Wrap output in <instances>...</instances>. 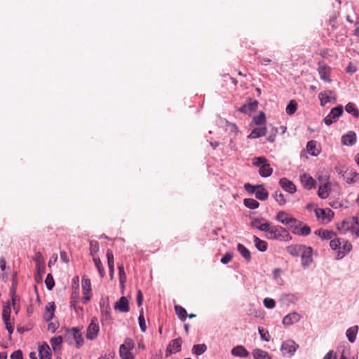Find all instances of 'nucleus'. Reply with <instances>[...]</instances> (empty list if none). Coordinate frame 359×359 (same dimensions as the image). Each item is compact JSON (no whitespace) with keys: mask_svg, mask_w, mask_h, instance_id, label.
Segmentation results:
<instances>
[{"mask_svg":"<svg viewBox=\"0 0 359 359\" xmlns=\"http://www.w3.org/2000/svg\"><path fill=\"white\" fill-rule=\"evenodd\" d=\"M260 227V231L267 233L266 237L269 239L279 240L282 241H289L292 239L289 232L280 226H271L270 224L268 223V225Z\"/></svg>","mask_w":359,"mask_h":359,"instance_id":"nucleus-1","label":"nucleus"},{"mask_svg":"<svg viewBox=\"0 0 359 359\" xmlns=\"http://www.w3.org/2000/svg\"><path fill=\"white\" fill-rule=\"evenodd\" d=\"M252 164L256 167H259V173L263 177H269L273 172V168H271L267 158L264 156L254 158Z\"/></svg>","mask_w":359,"mask_h":359,"instance_id":"nucleus-2","label":"nucleus"},{"mask_svg":"<svg viewBox=\"0 0 359 359\" xmlns=\"http://www.w3.org/2000/svg\"><path fill=\"white\" fill-rule=\"evenodd\" d=\"M135 347L134 341L130 338H126L124 343L120 346L119 355L121 359H135L131 351Z\"/></svg>","mask_w":359,"mask_h":359,"instance_id":"nucleus-3","label":"nucleus"},{"mask_svg":"<svg viewBox=\"0 0 359 359\" xmlns=\"http://www.w3.org/2000/svg\"><path fill=\"white\" fill-rule=\"evenodd\" d=\"M100 331V326L98 319L93 317L91 319L90 323L88 326L86 331V338L89 340H93L97 338Z\"/></svg>","mask_w":359,"mask_h":359,"instance_id":"nucleus-4","label":"nucleus"},{"mask_svg":"<svg viewBox=\"0 0 359 359\" xmlns=\"http://www.w3.org/2000/svg\"><path fill=\"white\" fill-rule=\"evenodd\" d=\"M65 337L68 339H73L76 342V348H80L84 343L82 333L81 330L76 327L67 330Z\"/></svg>","mask_w":359,"mask_h":359,"instance_id":"nucleus-5","label":"nucleus"},{"mask_svg":"<svg viewBox=\"0 0 359 359\" xmlns=\"http://www.w3.org/2000/svg\"><path fill=\"white\" fill-rule=\"evenodd\" d=\"M342 106H337L331 109L330 112L324 118V122L326 125L330 126L337 121V119L342 114Z\"/></svg>","mask_w":359,"mask_h":359,"instance_id":"nucleus-6","label":"nucleus"},{"mask_svg":"<svg viewBox=\"0 0 359 359\" xmlns=\"http://www.w3.org/2000/svg\"><path fill=\"white\" fill-rule=\"evenodd\" d=\"M318 97L320 101L321 106H325L328 102H335L337 100L334 91L330 90L320 92L318 94Z\"/></svg>","mask_w":359,"mask_h":359,"instance_id":"nucleus-7","label":"nucleus"},{"mask_svg":"<svg viewBox=\"0 0 359 359\" xmlns=\"http://www.w3.org/2000/svg\"><path fill=\"white\" fill-rule=\"evenodd\" d=\"M355 224H359L358 217H353L344 220L341 224H338L337 229L344 233L348 231H351L353 226Z\"/></svg>","mask_w":359,"mask_h":359,"instance_id":"nucleus-8","label":"nucleus"},{"mask_svg":"<svg viewBox=\"0 0 359 359\" xmlns=\"http://www.w3.org/2000/svg\"><path fill=\"white\" fill-rule=\"evenodd\" d=\"M299 347L293 340H287L281 346V351L283 355H293Z\"/></svg>","mask_w":359,"mask_h":359,"instance_id":"nucleus-9","label":"nucleus"},{"mask_svg":"<svg viewBox=\"0 0 359 359\" xmlns=\"http://www.w3.org/2000/svg\"><path fill=\"white\" fill-rule=\"evenodd\" d=\"M313 250L311 247L304 246L300 256L302 258V264L304 267L309 266L313 262L312 258Z\"/></svg>","mask_w":359,"mask_h":359,"instance_id":"nucleus-10","label":"nucleus"},{"mask_svg":"<svg viewBox=\"0 0 359 359\" xmlns=\"http://www.w3.org/2000/svg\"><path fill=\"white\" fill-rule=\"evenodd\" d=\"M182 346V339L180 338H177L172 340L168 346H167L165 351V356L168 357L172 353H177L180 351Z\"/></svg>","mask_w":359,"mask_h":359,"instance_id":"nucleus-11","label":"nucleus"},{"mask_svg":"<svg viewBox=\"0 0 359 359\" xmlns=\"http://www.w3.org/2000/svg\"><path fill=\"white\" fill-rule=\"evenodd\" d=\"M330 67L323 62L318 63V72L322 80L330 83Z\"/></svg>","mask_w":359,"mask_h":359,"instance_id":"nucleus-12","label":"nucleus"},{"mask_svg":"<svg viewBox=\"0 0 359 359\" xmlns=\"http://www.w3.org/2000/svg\"><path fill=\"white\" fill-rule=\"evenodd\" d=\"M82 290L83 293L82 302L84 304H86L90 299L91 297V296L90 295L91 291V283L90 280L89 278H83L82 279Z\"/></svg>","mask_w":359,"mask_h":359,"instance_id":"nucleus-13","label":"nucleus"},{"mask_svg":"<svg viewBox=\"0 0 359 359\" xmlns=\"http://www.w3.org/2000/svg\"><path fill=\"white\" fill-rule=\"evenodd\" d=\"M276 219L285 225H290L292 223H296L297 219L291 217L287 212L285 211H280L276 216Z\"/></svg>","mask_w":359,"mask_h":359,"instance_id":"nucleus-14","label":"nucleus"},{"mask_svg":"<svg viewBox=\"0 0 359 359\" xmlns=\"http://www.w3.org/2000/svg\"><path fill=\"white\" fill-rule=\"evenodd\" d=\"M316 217L323 222H329L334 217V212L330 209L318 208L315 210Z\"/></svg>","mask_w":359,"mask_h":359,"instance_id":"nucleus-15","label":"nucleus"},{"mask_svg":"<svg viewBox=\"0 0 359 359\" xmlns=\"http://www.w3.org/2000/svg\"><path fill=\"white\" fill-rule=\"evenodd\" d=\"M302 223L299 225H291L292 232L298 236H306L311 233V228L309 226H301Z\"/></svg>","mask_w":359,"mask_h":359,"instance_id":"nucleus-16","label":"nucleus"},{"mask_svg":"<svg viewBox=\"0 0 359 359\" xmlns=\"http://www.w3.org/2000/svg\"><path fill=\"white\" fill-rule=\"evenodd\" d=\"M279 184L285 191L290 194H294L297 190L295 184L285 177L280 179Z\"/></svg>","mask_w":359,"mask_h":359,"instance_id":"nucleus-17","label":"nucleus"},{"mask_svg":"<svg viewBox=\"0 0 359 359\" xmlns=\"http://www.w3.org/2000/svg\"><path fill=\"white\" fill-rule=\"evenodd\" d=\"M114 309L123 313L128 312L130 310L128 300L126 297H121L115 304Z\"/></svg>","mask_w":359,"mask_h":359,"instance_id":"nucleus-18","label":"nucleus"},{"mask_svg":"<svg viewBox=\"0 0 359 359\" xmlns=\"http://www.w3.org/2000/svg\"><path fill=\"white\" fill-rule=\"evenodd\" d=\"M300 180L303 187L306 189H311L316 185L315 180L309 175L305 173L300 176Z\"/></svg>","mask_w":359,"mask_h":359,"instance_id":"nucleus-19","label":"nucleus"},{"mask_svg":"<svg viewBox=\"0 0 359 359\" xmlns=\"http://www.w3.org/2000/svg\"><path fill=\"white\" fill-rule=\"evenodd\" d=\"M258 102L257 100H252L249 99V102L245 104H243L240 109L239 111L242 113L250 114L257 108Z\"/></svg>","mask_w":359,"mask_h":359,"instance_id":"nucleus-20","label":"nucleus"},{"mask_svg":"<svg viewBox=\"0 0 359 359\" xmlns=\"http://www.w3.org/2000/svg\"><path fill=\"white\" fill-rule=\"evenodd\" d=\"M55 308L56 306L53 302L47 304L45 308L46 311L43 315V319L46 321L48 322L53 319Z\"/></svg>","mask_w":359,"mask_h":359,"instance_id":"nucleus-21","label":"nucleus"},{"mask_svg":"<svg viewBox=\"0 0 359 359\" xmlns=\"http://www.w3.org/2000/svg\"><path fill=\"white\" fill-rule=\"evenodd\" d=\"M39 355L40 359H51L50 348L46 343L39 346Z\"/></svg>","mask_w":359,"mask_h":359,"instance_id":"nucleus-22","label":"nucleus"},{"mask_svg":"<svg viewBox=\"0 0 359 359\" xmlns=\"http://www.w3.org/2000/svg\"><path fill=\"white\" fill-rule=\"evenodd\" d=\"M356 142V134L353 131H349L341 137V142L344 145L351 146Z\"/></svg>","mask_w":359,"mask_h":359,"instance_id":"nucleus-23","label":"nucleus"},{"mask_svg":"<svg viewBox=\"0 0 359 359\" xmlns=\"http://www.w3.org/2000/svg\"><path fill=\"white\" fill-rule=\"evenodd\" d=\"M300 320V315L297 313H292L286 316L283 320V323L285 325H290L297 323Z\"/></svg>","mask_w":359,"mask_h":359,"instance_id":"nucleus-24","label":"nucleus"},{"mask_svg":"<svg viewBox=\"0 0 359 359\" xmlns=\"http://www.w3.org/2000/svg\"><path fill=\"white\" fill-rule=\"evenodd\" d=\"M343 176L347 183L355 182L359 179V174L353 170L346 171Z\"/></svg>","mask_w":359,"mask_h":359,"instance_id":"nucleus-25","label":"nucleus"},{"mask_svg":"<svg viewBox=\"0 0 359 359\" xmlns=\"http://www.w3.org/2000/svg\"><path fill=\"white\" fill-rule=\"evenodd\" d=\"M79 299V289L78 287H76L72 292L71 301H70V306L73 307L76 311H77L79 309L81 310V309L80 307H77V306H76Z\"/></svg>","mask_w":359,"mask_h":359,"instance_id":"nucleus-26","label":"nucleus"},{"mask_svg":"<svg viewBox=\"0 0 359 359\" xmlns=\"http://www.w3.org/2000/svg\"><path fill=\"white\" fill-rule=\"evenodd\" d=\"M304 246L303 245H291L287 248L286 250L290 255L298 257L304 250Z\"/></svg>","mask_w":359,"mask_h":359,"instance_id":"nucleus-27","label":"nucleus"},{"mask_svg":"<svg viewBox=\"0 0 359 359\" xmlns=\"http://www.w3.org/2000/svg\"><path fill=\"white\" fill-rule=\"evenodd\" d=\"M255 196L257 199L261 201H265L268 198L269 193L264 187L262 184L257 185V189L255 193Z\"/></svg>","mask_w":359,"mask_h":359,"instance_id":"nucleus-28","label":"nucleus"},{"mask_svg":"<svg viewBox=\"0 0 359 359\" xmlns=\"http://www.w3.org/2000/svg\"><path fill=\"white\" fill-rule=\"evenodd\" d=\"M266 134V127L256 128L248 135V138H250V139L258 138V137L264 136Z\"/></svg>","mask_w":359,"mask_h":359,"instance_id":"nucleus-29","label":"nucleus"},{"mask_svg":"<svg viewBox=\"0 0 359 359\" xmlns=\"http://www.w3.org/2000/svg\"><path fill=\"white\" fill-rule=\"evenodd\" d=\"M329 183H325L323 185L319 187L318 190V196L323 199L327 198L330 194Z\"/></svg>","mask_w":359,"mask_h":359,"instance_id":"nucleus-30","label":"nucleus"},{"mask_svg":"<svg viewBox=\"0 0 359 359\" xmlns=\"http://www.w3.org/2000/svg\"><path fill=\"white\" fill-rule=\"evenodd\" d=\"M232 355L235 356L239 357H248L249 355V352L242 346H238L234 347L231 350Z\"/></svg>","mask_w":359,"mask_h":359,"instance_id":"nucleus-31","label":"nucleus"},{"mask_svg":"<svg viewBox=\"0 0 359 359\" xmlns=\"http://www.w3.org/2000/svg\"><path fill=\"white\" fill-rule=\"evenodd\" d=\"M252 355L255 359H271L266 351L259 348L255 349L252 352Z\"/></svg>","mask_w":359,"mask_h":359,"instance_id":"nucleus-32","label":"nucleus"},{"mask_svg":"<svg viewBox=\"0 0 359 359\" xmlns=\"http://www.w3.org/2000/svg\"><path fill=\"white\" fill-rule=\"evenodd\" d=\"M253 240L256 248L261 252H265L267 250V243L264 241L259 239L257 236H254Z\"/></svg>","mask_w":359,"mask_h":359,"instance_id":"nucleus-33","label":"nucleus"},{"mask_svg":"<svg viewBox=\"0 0 359 359\" xmlns=\"http://www.w3.org/2000/svg\"><path fill=\"white\" fill-rule=\"evenodd\" d=\"M237 250L239 253L248 261L249 262L251 259V255L250 251L242 244L238 243L237 246Z\"/></svg>","mask_w":359,"mask_h":359,"instance_id":"nucleus-34","label":"nucleus"},{"mask_svg":"<svg viewBox=\"0 0 359 359\" xmlns=\"http://www.w3.org/2000/svg\"><path fill=\"white\" fill-rule=\"evenodd\" d=\"M316 233H318V236L323 239L332 240L333 238L336 236L335 233L334 231L329 230H319L318 231H316Z\"/></svg>","mask_w":359,"mask_h":359,"instance_id":"nucleus-35","label":"nucleus"},{"mask_svg":"<svg viewBox=\"0 0 359 359\" xmlns=\"http://www.w3.org/2000/svg\"><path fill=\"white\" fill-rule=\"evenodd\" d=\"M175 311L178 318L184 321L187 318V313L184 308L181 306L175 305Z\"/></svg>","mask_w":359,"mask_h":359,"instance_id":"nucleus-36","label":"nucleus"},{"mask_svg":"<svg viewBox=\"0 0 359 359\" xmlns=\"http://www.w3.org/2000/svg\"><path fill=\"white\" fill-rule=\"evenodd\" d=\"M358 327L353 326L346 330V336L351 342H354L356 338Z\"/></svg>","mask_w":359,"mask_h":359,"instance_id":"nucleus-37","label":"nucleus"},{"mask_svg":"<svg viewBox=\"0 0 359 359\" xmlns=\"http://www.w3.org/2000/svg\"><path fill=\"white\" fill-rule=\"evenodd\" d=\"M345 109L348 113L351 114L354 117H359V111L356 108L355 104L349 102L346 105Z\"/></svg>","mask_w":359,"mask_h":359,"instance_id":"nucleus-38","label":"nucleus"},{"mask_svg":"<svg viewBox=\"0 0 359 359\" xmlns=\"http://www.w3.org/2000/svg\"><path fill=\"white\" fill-rule=\"evenodd\" d=\"M306 150L311 155L314 156H317L318 154V151H316V142L314 140L309 141L306 144Z\"/></svg>","mask_w":359,"mask_h":359,"instance_id":"nucleus-39","label":"nucleus"},{"mask_svg":"<svg viewBox=\"0 0 359 359\" xmlns=\"http://www.w3.org/2000/svg\"><path fill=\"white\" fill-rule=\"evenodd\" d=\"M93 262L95 263V265L96 268L97 269L99 273L102 278H103L105 275V271L104 269V267L102 266V263L100 260V259L98 257H93Z\"/></svg>","mask_w":359,"mask_h":359,"instance_id":"nucleus-40","label":"nucleus"},{"mask_svg":"<svg viewBox=\"0 0 359 359\" xmlns=\"http://www.w3.org/2000/svg\"><path fill=\"white\" fill-rule=\"evenodd\" d=\"M297 103L295 100H290V102H289V104H287V107H286V113L288 114V115H292L293 114H294L297 111Z\"/></svg>","mask_w":359,"mask_h":359,"instance_id":"nucleus-41","label":"nucleus"},{"mask_svg":"<svg viewBox=\"0 0 359 359\" xmlns=\"http://www.w3.org/2000/svg\"><path fill=\"white\" fill-rule=\"evenodd\" d=\"M50 344L54 351H56L60 348L61 344L62 342V338L61 336L53 337L50 339Z\"/></svg>","mask_w":359,"mask_h":359,"instance_id":"nucleus-42","label":"nucleus"},{"mask_svg":"<svg viewBox=\"0 0 359 359\" xmlns=\"http://www.w3.org/2000/svg\"><path fill=\"white\" fill-rule=\"evenodd\" d=\"M244 205L250 209H256L259 207V203L255 199L245 198L244 200Z\"/></svg>","mask_w":359,"mask_h":359,"instance_id":"nucleus-43","label":"nucleus"},{"mask_svg":"<svg viewBox=\"0 0 359 359\" xmlns=\"http://www.w3.org/2000/svg\"><path fill=\"white\" fill-rule=\"evenodd\" d=\"M36 269L37 271V274L35 276V278L39 281L41 280L42 275L45 273V263L36 264Z\"/></svg>","mask_w":359,"mask_h":359,"instance_id":"nucleus-44","label":"nucleus"},{"mask_svg":"<svg viewBox=\"0 0 359 359\" xmlns=\"http://www.w3.org/2000/svg\"><path fill=\"white\" fill-rule=\"evenodd\" d=\"M207 349L205 344H196L193 346L192 351L197 355H201Z\"/></svg>","mask_w":359,"mask_h":359,"instance_id":"nucleus-45","label":"nucleus"},{"mask_svg":"<svg viewBox=\"0 0 359 359\" xmlns=\"http://www.w3.org/2000/svg\"><path fill=\"white\" fill-rule=\"evenodd\" d=\"M11 304L9 302H8L3 307L2 319L8 320V318H11Z\"/></svg>","mask_w":359,"mask_h":359,"instance_id":"nucleus-46","label":"nucleus"},{"mask_svg":"<svg viewBox=\"0 0 359 359\" xmlns=\"http://www.w3.org/2000/svg\"><path fill=\"white\" fill-rule=\"evenodd\" d=\"M264 220V219L261 218H255L254 219L252 222H251V226L252 227H255L259 230H260V226H264L265 225H268V223L267 222H264V223H262V221Z\"/></svg>","mask_w":359,"mask_h":359,"instance_id":"nucleus-47","label":"nucleus"},{"mask_svg":"<svg viewBox=\"0 0 359 359\" xmlns=\"http://www.w3.org/2000/svg\"><path fill=\"white\" fill-rule=\"evenodd\" d=\"M343 251L341 252L340 250L339 251V256H341V257H344L345 255V254L349 252L352 248V245L348 242V241H345L344 242V244H343Z\"/></svg>","mask_w":359,"mask_h":359,"instance_id":"nucleus-48","label":"nucleus"},{"mask_svg":"<svg viewBox=\"0 0 359 359\" xmlns=\"http://www.w3.org/2000/svg\"><path fill=\"white\" fill-rule=\"evenodd\" d=\"M45 283L48 290H51L53 288L55 285V281L53 276L50 273H48L47 275L46 278L45 280Z\"/></svg>","mask_w":359,"mask_h":359,"instance_id":"nucleus-49","label":"nucleus"},{"mask_svg":"<svg viewBox=\"0 0 359 359\" xmlns=\"http://www.w3.org/2000/svg\"><path fill=\"white\" fill-rule=\"evenodd\" d=\"M274 198L280 205H284L286 203V200L285 199L284 196L281 192L278 191H276L274 194Z\"/></svg>","mask_w":359,"mask_h":359,"instance_id":"nucleus-50","label":"nucleus"},{"mask_svg":"<svg viewBox=\"0 0 359 359\" xmlns=\"http://www.w3.org/2000/svg\"><path fill=\"white\" fill-rule=\"evenodd\" d=\"M106 256L107 258L108 267L114 266V254L111 250L108 249L107 250Z\"/></svg>","mask_w":359,"mask_h":359,"instance_id":"nucleus-51","label":"nucleus"},{"mask_svg":"<svg viewBox=\"0 0 359 359\" xmlns=\"http://www.w3.org/2000/svg\"><path fill=\"white\" fill-rule=\"evenodd\" d=\"M258 330L262 340L266 341H269L270 340V335L267 330L261 327L258 328Z\"/></svg>","mask_w":359,"mask_h":359,"instance_id":"nucleus-52","label":"nucleus"},{"mask_svg":"<svg viewBox=\"0 0 359 359\" xmlns=\"http://www.w3.org/2000/svg\"><path fill=\"white\" fill-rule=\"evenodd\" d=\"M330 247L333 250H340L341 243L339 238H333L330 243Z\"/></svg>","mask_w":359,"mask_h":359,"instance_id":"nucleus-53","label":"nucleus"},{"mask_svg":"<svg viewBox=\"0 0 359 359\" xmlns=\"http://www.w3.org/2000/svg\"><path fill=\"white\" fill-rule=\"evenodd\" d=\"M266 116L264 113L262 112L254 118V121L257 125H262L265 123Z\"/></svg>","mask_w":359,"mask_h":359,"instance_id":"nucleus-54","label":"nucleus"},{"mask_svg":"<svg viewBox=\"0 0 359 359\" xmlns=\"http://www.w3.org/2000/svg\"><path fill=\"white\" fill-rule=\"evenodd\" d=\"M99 250V243L97 241H92L90 243V254L93 255L97 253Z\"/></svg>","mask_w":359,"mask_h":359,"instance_id":"nucleus-55","label":"nucleus"},{"mask_svg":"<svg viewBox=\"0 0 359 359\" xmlns=\"http://www.w3.org/2000/svg\"><path fill=\"white\" fill-rule=\"evenodd\" d=\"M264 304L268 309H273L276 306V302L271 298H265L264 299Z\"/></svg>","mask_w":359,"mask_h":359,"instance_id":"nucleus-56","label":"nucleus"},{"mask_svg":"<svg viewBox=\"0 0 359 359\" xmlns=\"http://www.w3.org/2000/svg\"><path fill=\"white\" fill-rule=\"evenodd\" d=\"M138 320H139V324H140L141 330L144 332L147 330V326H146L145 320H144V316L142 313H141L140 315V316L138 318Z\"/></svg>","mask_w":359,"mask_h":359,"instance_id":"nucleus-57","label":"nucleus"},{"mask_svg":"<svg viewBox=\"0 0 359 359\" xmlns=\"http://www.w3.org/2000/svg\"><path fill=\"white\" fill-rule=\"evenodd\" d=\"M244 188L245 189V191H247L249 194H255L257 189V186H254V185H252L249 183H246L244 185Z\"/></svg>","mask_w":359,"mask_h":359,"instance_id":"nucleus-58","label":"nucleus"},{"mask_svg":"<svg viewBox=\"0 0 359 359\" xmlns=\"http://www.w3.org/2000/svg\"><path fill=\"white\" fill-rule=\"evenodd\" d=\"M34 260L35 261L36 265L43 264L44 262L43 257L41 252H38L35 254Z\"/></svg>","mask_w":359,"mask_h":359,"instance_id":"nucleus-59","label":"nucleus"},{"mask_svg":"<svg viewBox=\"0 0 359 359\" xmlns=\"http://www.w3.org/2000/svg\"><path fill=\"white\" fill-rule=\"evenodd\" d=\"M233 254L231 252H226L225 255L221 259V262L222 264H228L232 259Z\"/></svg>","mask_w":359,"mask_h":359,"instance_id":"nucleus-60","label":"nucleus"},{"mask_svg":"<svg viewBox=\"0 0 359 359\" xmlns=\"http://www.w3.org/2000/svg\"><path fill=\"white\" fill-rule=\"evenodd\" d=\"M11 359H23V355L21 350H17L11 355Z\"/></svg>","mask_w":359,"mask_h":359,"instance_id":"nucleus-61","label":"nucleus"},{"mask_svg":"<svg viewBox=\"0 0 359 359\" xmlns=\"http://www.w3.org/2000/svg\"><path fill=\"white\" fill-rule=\"evenodd\" d=\"M119 275V282L122 288L125 287V283L126 282V274L125 272L118 273Z\"/></svg>","mask_w":359,"mask_h":359,"instance_id":"nucleus-62","label":"nucleus"},{"mask_svg":"<svg viewBox=\"0 0 359 359\" xmlns=\"http://www.w3.org/2000/svg\"><path fill=\"white\" fill-rule=\"evenodd\" d=\"M143 302V294L141 290H138L137 293V304L140 306Z\"/></svg>","mask_w":359,"mask_h":359,"instance_id":"nucleus-63","label":"nucleus"},{"mask_svg":"<svg viewBox=\"0 0 359 359\" xmlns=\"http://www.w3.org/2000/svg\"><path fill=\"white\" fill-rule=\"evenodd\" d=\"M337 355L334 354L333 351H330L323 358V359H336Z\"/></svg>","mask_w":359,"mask_h":359,"instance_id":"nucleus-64","label":"nucleus"}]
</instances>
